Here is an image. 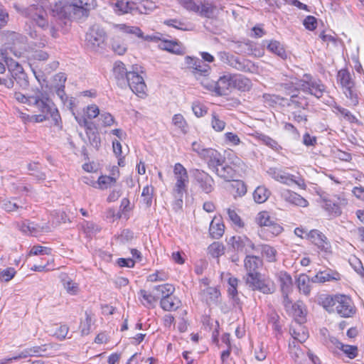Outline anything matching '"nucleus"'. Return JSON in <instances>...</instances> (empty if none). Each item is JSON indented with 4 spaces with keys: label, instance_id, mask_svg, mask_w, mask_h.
<instances>
[{
    "label": "nucleus",
    "instance_id": "f257e3e1",
    "mask_svg": "<svg viewBox=\"0 0 364 364\" xmlns=\"http://www.w3.org/2000/svg\"><path fill=\"white\" fill-rule=\"evenodd\" d=\"M65 81V75L63 73H58L54 76L55 84L53 85V87L63 105L72 111L79 125L85 128L86 137L90 141L91 115L90 114V109L91 107L90 105H87L82 108V110L77 111L75 113L74 112L75 99L67 96L64 90Z\"/></svg>",
    "mask_w": 364,
    "mask_h": 364
},
{
    "label": "nucleus",
    "instance_id": "f03ea898",
    "mask_svg": "<svg viewBox=\"0 0 364 364\" xmlns=\"http://www.w3.org/2000/svg\"><path fill=\"white\" fill-rule=\"evenodd\" d=\"M89 6L82 0H64L56 4L52 11L59 18L80 20L88 16Z\"/></svg>",
    "mask_w": 364,
    "mask_h": 364
},
{
    "label": "nucleus",
    "instance_id": "7ed1b4c3",
    "mask_svg": "<svg viewBox=\"0 0 364 364\" xmlns=\"http://www.w3.org/2000/svg\"><path fill=\"white\" fill-rule=\"evenodd\" d=\"M186 10L194 12L203 18H213L216 16L217 7L210 0H201L198 4L193 0H178Z\"/></svg>",
    "mask_w": 364,
    "mask_h": 364
},
{
    "label": "nucleus",
    "instance_id": "20e7f679",
    "mask_svg": "<svg viewBox=\"0 0 364 364\" xmlns=\"http://www.w3.org/2000/svg\"><path fill=\"white\" fill-rule=\"evenodd\" d=\"M245 283L252 290L259 291L264 294H272L276 291L274 281L260 273L251 274L250 278H245Z\"/></svg>",
    "mask_w": 364,
    "mask_h": 364
},
{
    "label": "nucleus",
    "instance_id": "39448f33",
    "mask_svg": "<svg viewBox=\"0 0 364 364\" xmlns=\"http://www.w3.org/2000/svg\"><path fill=\"white\" fill-rule=\"evenodd\" d=\"M267 173L275 181L287 186H291L294 183L304 188L306 187L304 180L295 176L294 175L290 174L281 168L271 167L267 170Z\"/></svg>",
    "mask_w": 364,
    "mask_h": 364
},
{
    "label": "nucleus",
    "instance_id": "423d86ee",
    "mask_svg": "<svg viewBox=\"0 0 364 364\" xmlns=\"http://www.w3.org/2000/svg\"><path fill=\"white\" fill-rule=\"evenodd\" d=\"M335 312L341 317H352L355 314V307L351 299L343 294L334 296Z\"/></svg>",
    "mask_w": 364,
    "mask_h": 364
},
{
    "label": "nucleus",
    "instance_id": "0eeeda50",
    "mask_svg": "<svg viewBox=\"0 0 364 364\" xmlns=\"http://www.w3.org/2000/svg\"><path fill=\"white\" fill-rule=\"evenodd\" d=\"M191 173L193 181L203 192L210 193L214 190L215 181L208 173L198 168L192 169Z\"/></svg>",
    "mask_w": 364,
    "mask_h": 364
},
{
    "label": "nucleus",
    "instance_id": "6e6552de",
    "mask_svg": "<svg viewBox=\"0 0 364 364\" xmlns=\"http://www.w3.org/2000/svg\"><path fill=\"white\" fill-rule=\"evenodd\" d=\"M233 75L228 74L220 77L216 82H208L205 86L208 90L214 92L217 95H226L232 88Z\"/></svg>",
    "mask_w": 364,
    "mask_h": 364
},
{
    "label": "nucleus",
    "instance_id": "1a4fd4ad",
    "mask_svg": "<svg viewBox=\"0 0 364 364\" xmlns=\"http://www.w3.org/2000/svg\"><path fill=\"white\" fill-rule=\"evenodd\" d=\"M41 100L46 102L45 104L48 105V107H47L48 111L43 112L40 106H34L41 112V114H36L33 117L35 122H42L49 118H52V119L55 122V124H58L59 119H60V116L55 105L48 97L46 96V95L41 97Z\"/></svg>",
    "mask_w": 364,
    "mask_h": 364
},
{
    "label": "nucleus",
    "instance_id": "9d476101",
    "mask_svg": "<svg viewBox=\"0 0 364 364\" xmlns=\"http://www.w3.org/2000/svg\"><path fill=\"white\" fill-rule=\"evenodd\" d=\"M173 173L176 178V183L173 190V193H181V192H186L188 182L186 169L181 164L177 163L174 166Z\"/></svg>",
    "mask_w": 364,
    "mask_h": 364
},
{
    "label": "nucleus",
    "instance_id": "9b49d317",
    "mask_svg": "<svg viewBox=\"0 0 364 364\" xmlns=\"http://www.w3.org/2000/svg\"><path fill=\"white\" fill-rule=\"evenodd\" d=\"M45 95L40 90H37L33 95H25L21 92H15L14 98L19 102L27 104L31 106H40L43 112L48 111V105L41 100Z\"/></svg>",
    "mask_w": 364,
    "mask_h": 364
},
{
    "label": "nucleus",
    "instance_id": "f8f14e48",
    "mask_svg": "<svg viewBox=\"0 0 364 364\" xmlns=\"http://www.w3.org/2000/svg\"><path fill=\"white\" fill-rule=\"evenodd\" d=\"M127 85L130 90L137 95H144L146 84L144 78L137 72L129 71L127 77Z\"/></svg>",
    "mask_w": 364,
    "mask_h": 364
},
{
    "label": "nucleus",
    "instance_id": "ddd939ff",
    "mask_svg": "<svg viewBox=\"0 0 364 364\" xmlns=\"http://www.w3.org/2000/svg\"><path fill=\"white\" fill-rule=\"evenodd\" d=\"M308 237L312 243L325 253L331 252V245L327 237L318 230H311L308 234Z\"/></svg>",
    "mask_w": 364,
    "mask_h": 364
},
{
    "label": "nucleus",
    "instance_id": "4468645a",
    "mask_svg": "<svg viewBox=\"0 0 364 364\" xmlns=\"http://www.w3.org/2000/svg\"><path fill=\"white\" fill-rule=\"evenodd\" d=\"M202 159L206 161L208 166L211 171L218 167L220 164L223 162V160L225 159V156H223L219 151L210 148L207 149V151L203 153Z\"/></svg>",
    "mask_w": 364,
    "mask_h": 364
},
{
    "label": "nucleus",
    "instance_id": "2eb2a0df",
    "mask_svg": "<svg viewBox=\"0 0 364 364\" xmlns=\"http://www.w3.org/2000/svg\"><path fill=\"white\" fill-rule=\"evenodd\" d=\"M113 74L117 85L122 87L125 88L127 85V77L129 72L127 70L125 65L121 61H117L114 64Z\"/></svg>",
    "mask_w": 364,
    "mask_h": 364
},
{
    "label": "nucleus",
    "instance_id": "dca6fc26",
    "mask_svg": "<svg viewBox=\"0 0 364 364\" xmlns=\"http://www.w3.org/2000/svg\"><path fill=\"white\" fill-rule=\"evenodd\" d=\"M212 171L225 181H232L236 175L235 170L228 164L226 159Z\"/></svg>",
    "mask_w": 364,
    "mask_h": 364
},
{
    "label": "nucleus",
    "instance_id": "f3484780",
    "mask_svg": "<svg viewBox=\"0 0 364 364\" xmlns=\"http://www.w3.org/2000/svg\"><path fill=\"white\" fill-rule=\"evenodd\" d=\"M262 265V261L259 257L247 255L244 260V267L247 272L245 278H250L251 274H259L257 269Z\"/></svg>",
    "mask_w": 364,
    "mask_h": 364
},
{
    "label": "nucleus",
    "instance_id": "a211bd4d",
    "mask_svg": "<svg viewBox=\"0 0 364 364\" xmlns=\"http://www.w3.org/2000/svg\"><path fill=\"white\" fill-rule=\"evenodd\" d=\"M281 198L287 203L300 206L306 207L308 201L296 193L289 189H283L281 191Z\"/></svg>",
    "mask_w": 364,
    "mask_h": 364
},
{
    "label": "nucleus",
    "instance_id": "6ab92c4d",
    "mask_svg": "<svg viewBox=\"0 0 364 364\" xmlns=\"http://www.w3.org/2000/svg\"><path fill=\"white\" fill-rule=\"evenodd\" d=\"M220 295V293L216 288L210 287L205 288L200 293L202 301L208 306L217 304Z\"/></svg>",
    "mask_w": 364,
    "mask_h": 364
},
{
    "label": "nucleus",
    "instance_id": "aec40b11",
    "mask_svg": "<svg viewBox=\"0 0 364 364\" xmlns=\"http://www.w3.org/2000/svg\"><path fill=\"white\" fill-rule=\"evenodd\" d=\"M340 274L332 270L320 271L314 277L311 278L313 283H324L333 280L340 279Z\"/></svg>",
    "mask_w": 364,
    "mask_h": 364
},
{
    "label": "nucleus",
    "instance_id": "412c9836",
    "mask_svg": "<svg viewBox=\"0 0 364 364\" xmlns=\"http://www.w3.org/2000/svg\"><path fill=\"white\" fill-rule=\"evenodd\" d=\"M114 28H117L125 33L133 34L140 38H142V39H144L146 41L152 40V37L150 36H144L141 30L139 28V27H137V26H127L124 23H121V24H114Z\"/></svg>",
    "mask_w": 364,
    "mask_h": 364
},
{
    "label": "nucleus",
    "instance_id": "4be33fe9",
    "mask_svg": "<svg viewBox=\"0 0 364 364\" xmlns=\"http://www.w3.org/2000/svg\"><path fill=\"white\" fill-rule=\"evenodd\" d=\"M230 66L239 71L251 72L254 65L250 60L235 55Z\"/></svg>",
    "mask_w": 364,
    "mask_h": 364
},
{
    "label": "nucleus",
    "instance_id": "5701e85b",
    "mask_svg": "<svg viewBox=\"0 0 364 364\" xmlns=\"http://www.w3.org/2000/svg\"><path fill=\"white\" fill-rule=\"evenodd\" d=\"M282 294H289L292 291L293 282L291 277L285 272H280L278 274Z\"/></svg>",
    "mask_w": 364,
    "mask_h": 364
},
{
    "label": "nucleus",
    "instance_id": "b1692460",
    "mask_svg": "<svg viewBox=\"0 0 364 364\" xmlns=\"http://www.w3.org/2000/svg\"><path fill=\"white\" fill-rule=\"evenodd\" d=\"M92 118L98 117L102 127H109L114 122V117L109 113H100L99 107L95 105H92Z\"/></svg>",
    "mask_w": 364,
    "mask_h": 364
},
{
    "label": "nucleus",
    "instance_id": "393cba45",
    "mask_svg": "<svg viewBox=\"0 0 364 364\" xmlns=\"http://www.w3.org/2000/svg\"><path fill=\"white\" fill-rule=\"evenodd\" d=\"M225 231V225L220 219L214 218L210 224L209 233L212 238H220Z\"/></svg>",
    "mask_w": 364,
    "mask_h": 364
},
{
    "label": "nucleus",
    "instance_id": "a878e982",
    "mask_svg": "<svg viewBox=\"0 0 364 364\" xmlns=\"http://www.w3.org/2000/svg\"><path fill=\"white\" fill-rule=\"evenodd\" d=\"M160 304L164 310L171 311L176 310L180 306L181 301L173 294H169L161 299Z\"/></svg>",
    "mask_w": 364,
    "mask_h": 364
},
{
    "label": "nucleus",
    "instance_id": "bb28decb",
    "mask_svg": "<svg viewBox=\"0 0 364 364\" xmlns=\"http://www.w3.org/2000/svg\"><path fill=\"white\" fill-rule=\"evenodd\" d=\"M175 291V288L172 284H164L162 285L155 286L153 288V291L155 295L156 300L159 299H163L168 296L169 294H173Z\"/></svg>",
    "mask_w": 364,
    "mask_h": 364
},
{
    "label": "nucleus",
    "instance_id": "cd10ccee",
    "mask_svg": "<svg viewBox=\"0 0 364 364\" xmlns=\"http://www.w3.org/2000/svg\"><path fill=\"white\" fill-rule=\"evenodd\" d=\"M310 282H311V279L305 274H299L296 280L299 291L306 296L309 295L311 292Z\"/></svg>",
    "mask_w": 364,
    "mask_h": 364
},
{
    "label": "nucleus",
    "instance_id": "c85d7f7f",
    "mask_svg": "<svg viewBox=\"0 0 364 364\" xmlns=\"http://www.w3.org/2000/svg\"><path fill=\"white\" fill-rule=\"evenodd\" d=\"M287 105L288 107H291L294 109L301 110L307 108L309 102L304 97L299 96L298 95H293L291 96Z\"/></svg>",
    "mask_w": 364,
    "mask_h": 364
},
{
    "label": "nucleus",
    "instance_id": "c756f323",
    "mask_svg": "<svg viewBox=\"0 0 364 364\" xmlns=\"http://www.w3.org/2000/svg\"><path fill=\"white\" fill-rule=\"evenodd\" d=\"M290 334L293 338L300 343H304L309 337L307 329L302 326L301 324H298L296 327L290 328Z\"/></svg>",
    "mask_w": 364,
    "mask_h": 364
},
{
    "label": "nucleus",
    "instance_id": "7c9ffc66",
    "mask_svg": "<svg viewBox=\"0 0 364 364\" xmlns=\"http://www.w3.org/2000/svg\"><path fill=\"white\" fill-rule=\"evenodd\" d=\"M324 92H326L325 85L321 82L320 80L314 79L312 77L310 82L309 94H311L315 96L316 98L319 99L323 95Z\"/></svg>",
    "mask_w": 364,
    "mask_h": 364
},
{
    "label": "nucleus",
    "instance_id": "2f4dec72",
    "mask_svg": "<svg viewBox=\"0 0 364 364\" xmlns=\"http://www.w3.org/2000/svg\"><path fill=\"white\" fill-rule=\"evenodd\" d=\"M159 48L167 50L171 53L182 55L183 54V48L176 41H164L159 44Z\"/></svg>",
    "mask_w": 364,
    "mask_h": 364
},
{
    "label": "nucleus",
    "instance_id": "473e14b6",
    "mask_svg": "<svg viewBox=\"0 0 364 364\" xmlns=\"http://www.w3.org/2000/svg\"><path fill=\"white\" fill-rule=\"evenodd\" d=\"M337 80L338 82L341 85L342 89L352 87L355 85L351 75L347 70L343 69L339 70L337 75Z\"/></svg>",
    "mask_w": 364,
    "mask_h": 364
},
{
    "label": "nucleus",
    "instance_id": "72a5a7b5",
    "mask_svg": "<svg viewBox=\"0 0 364 364\" xmlns=\"http://www.w3.org/2000/svg\"><path fill=\"white\" fill-rule=\"evenodd\" d=\"M93 37L92 41V50L95 48V46L98 48H104L105 46V41L107 39V33L105 31L100 27H97L95 28V36Z\"/></svg>",
    "mask_w": 364,
    "mask_h": 364
},
{
    "label": "nucleus",
    "instance_id": "f704fd0d",
    "mask_svg": "<svg viewBox=\"0 0 364 364\" xmlns=\"http://www.w3.org/2000/svg\"><path fill=\"white\" fill-rule=\"evenodd\" d=\"M232 84V88H237V90L242 92L247 91L251 87L250 80L242 75H233Z\"/></svg>",
    "mask_w": 364,
    "mask_h": 364
},
{
    "label": "nucleus",
    "instance_id": "c9c22d12",
    "mask_svg": "<svg viewBox=\"0 0 364 364\" xmlns=\"http://www.w3.org/2000/svg\"><path fill=\"white\" fill-rule=\"evenodd\" d=\"M2 58L6 64L11 75L15 72H19V70L23 69L22 66L18 62L9 56V52L7 49H6L4 52L2 53Z\"/></svg>",
    "mask_w": 364,
    "mask_h": 364
},
{
    "label": "nucleus",
    "instance_id": "e433bc0d",
    "mask_svg": "<svg viewBox=\"0 0 364 364\" xmlns=\"http://www.w3.org/2000/svg\"><path fill=\"white\" fill-rule=\"evenodd\" d=\"M291 309L295 321L298 324H301L305 321L306 311L304 305L297 302L291 305Z\"/></svg>",
    "mask_w": 364,
    "mask_h": 364
},
{
    "label": "nucleus",
    "instance_id": "4c0bfd02",
    "mask_svg": "<svg viewBox=\"0 0 364 364\" xmlns=\"http://www.w3.org/2000/svg\"><path fill=\"white\" fill-rule=\"evenodd\" d=\"M267 49L282 59H286L287 57L283 46L277 41H271L267 45Z\"/></svg>",
    "mask_w": 364,
    "mask_h": 364
},
{
    "label": "nucleus",
    "instance_id": "58836bf2",
    "mask_svg": "<svg viewBox=\"0 0 364 364\" xmlns=\"http://www.w3.org/2000/svg\"><path fill=\"white\" fill-rule=\"evenodd\" d=\"M19 230L26 234L36 235L39 232V226L29 220H25L18 224Z\"/></svg>",
    "mask_w": 364,
    "mask_h": 364
},
{
    "label": "nucleus",
    "instance_id": "ea45409f",
    "mask_svg": "<svg viewBox=\"0 0 364 364\" xmlns=\"http://www.w3.org/2000/svg\"><path fill=\"white\" fill-rule=\"evenodd\" d=\"M269 194V191L265 186H258L253 193V198L256 203H262L268 199Z\"/></svg>",
    "mask_w": 364,
    "mask_h": 364
},
{
    "label": "nucleus",
    "instance_id": "a19ab883",
    "mask_svg": "<svg viewBox=\"0 0 364 364\" xmlns=\"http://www.w3.org/2000/svg\"><path fill=\"white\" fill-rule=\"evenodd\" d=\"M134 4L133 2L124 0L117 1L115 4V11L119 14H124L132 12L134 9Z\"/></svg>",
    "mask_w": 364,
    "mask_h": 364
},
{
    "label": "nucleus",
    "instance_id": "79ce46f5",
    "mask_svg": "<svg viewBox=\"0 0 364 364\" xmlns=\"http://www.w3.org/2000/svg\"><path fill=\"white\" fill-rule=\"evenodd\" d=\"M28 169L31 171L30 175L38 181L46 179V173L42 171L41 166L38 163H30L28 164Z\"/></svg>",
    "mask_w": 364,
    "mask_h": 364
},
{
    "label": "nucleus",
    "instance_id": "37998d69",
    "mask_svg": "<svg viewBox=\"0 0 364 364\" xmlns=\"http://www.w3.org/2000/svg\"><path fill=\"white\" fill-rule=\"evenodd\" d=\"M11 76L21 88H28L29 85V82L28 80L27 75L24 72L23 69H21V70H19V72H15L11 75Z\"/></svg>",
    "mask_w": 364,
    "mask_h": 364
},
{
    "label": "nucleus",
    "instance_id": "c03bdc74",
    "mask_svg": "<svg viewBox=\"0 0 364 364\" xmlns=\"http://www.w3.org/2000/svg\"><path fill=\"white\" fill-rule=\"evenodd\" d=\"M117 181V177L114 176V173H112V176H101L97 180V184L100 189H107L112 187Z\"/></svg>",
    "mask_w": 364,
    "mask_h": 364
},
{
    "label": "nucleus",
    "instance_id": "a18cd8bd",
    "mask_svg": "<svg viewBox=\"0 0 364 364\" xmlns=\"http://www.w3.org/2000/svg\"><path fill=\"white\" fill-rule=\"evenodd\" d=\"M323 208L331 214L338 216L341 214V210L338 204L326 198H322Z\"/></svg>",
    "mask_w": 364,
    "mask_h": 364
},
{
    "label": "nucleus",
    "instance_id": "49530a36",
    "mask_svg": "<svg viewBox=\"0 0 364 364\" xmlns=\"http://www.w3.org/2000/svg\"><path fill=\"white\" fill-rule=\"evenodd\" d=\"M343 90V94L346 95V97L349 100V106H356L359 101H358V95L357 93V91L354 87H346Z\"/></svg>",
    "mask_w": 364,
    "mask_h": 364
},
{
    "label": "nucleus",
    "instance_id": "de8ad7c7",
    "mask_svg": "<svg viewBox=\"0 0 364 364\" xmlns=\"http://www.w3.org/2000/svg\"><path fill=\"white\" fill-rule=\"evenodd\" d=\"M245 237L232 236L228 240V244L237 252H243Z\"/></svg>",
    "mask_w": 364,
    "mask_h": 364
},
{
    "label": "nucleus",
    "instance_id": "09e8293b",
    "mask_svg": "<svg viewBox=\"0 0 364 364\" xmlns=\"http://www.w3.org/2000/svg\"><path fill=\"white\" fill-rule=\"evenodd\" d=\"M154 190V188L152 186H146L143 188L141 198L146 208H149L152 204Z\"/></svg>",
    "mask_w": 364,
    "mask_h": 364
},
{
    "label": "nucleus",
    "instance_id": "8fccbe9b",
    "mask_svg": "<svg viewBox=\"0 0 364 364\" xmlns=\"http://www.w3.org/2000/svg\"><path fill=\"white\" fill-rule=\"evenodd\" d=\"M261 252L262 255L266 257L268 262H272L276 260L277 251L274 247L269 245H262L261 246Z\"/></svg>",
    "mask_w": 364,
    "mask_h": 364
},
{
    "label": "nucleus",
    "instance_id": "3c124183",
    "mask_svg": "<svg viewBox=\"0 0 364 364\" xmlns=\"http://www.w3.org/2000/svg\"><path fill=\"white\" fill-rule=\"evenodd\" d=\"M312 77L309 74H305L303 79L299 80L296 83L298 90H301L304 92L309 93L310 89V82Z\"/></svg>",
    "mask_w": 364,
    "mask_h": 364
},
{
    "label": "nucleus",
    "instance_id": "603ef678",
    "mask_svg": "<svg viewBox=\"0 0 364 364\" xmlns=\"http://www.w3.org/2000/svg\"><path fill=\"white\" fill-rule=\"evenodd\" d=\"M172 122L176 127L180 129L183 133H186L188 126L183 115L181 114H174L172 118Z\"/></svg>",
    "mask_w": 364,
    "mask_h": 364
},
{
    "label": "nucleus",
    "instance_id": "864d4df0",
    "mask_svg": "<svg viewBox=\"0 0 364 364\" xmlns=\"http://www.w3.org/2000/svg\"><path fill=\"white\" fill-rule=\"evenodd\" d=\"M232 187L235 190V193L234 194L235 198L242 197L247 193L246 185L242 181H235L232 184Z\"/></svg>",
    "mask_w": 364,
    "mask_h": 364
},
{
    "label": "nucleus",
    "instance_id": "5fc2aeb1",
    "mask_svg": "<svg viewBox=\"0 0 364 364\" xmlns=\"http://www.w3.org/2000/svg\"><path fill=\"white\" fill-rule=\"evenodd\" d=\"M256 221L259 226H271L273 225L269 213L266 211L259 213Z\"/></svg>",
    "mask_w": 364,
    "mask_h": 364
},
{
    "label": "nucleus",
    "instance_id": "6e6d98bb",
    "mask_svg": "<svg viewBox=\"0 0 364 364\" xmlns=\"http://www.w3.org/2000/svg\"><path fill=\"white\" fill-rule=\"evenodd\" d=\"M16 272L14 268L13 267H8L6 269H4L3 270L0 271V282H7L11 280Z\"/></svg>",
    "mask_w": 364,
    "mask_h": 364
},
{
    "label": "nucleus",
    "instance_id": "4d7b16f0",
    "mask_svg": "<svg viewBox=\"0 0 364 364\" xmlns=\"http://www.w3.org/2000/svg\"><path fill=\"white\" fill-rule=\"evenodd\" d=\"M208 251L213 257H218L224 254V247L219 242H213L208 247Z\"/></svg>",
    "mask_w": 364,
    "mask_h": 364
},
{
    "label": "nucleus",
    "instance_id": "13d9d810",
    "mask_svg": "<svg viewBox=\"0 0 364 364\" xmlns=\"http://www.w3.org/2000/svg\"><path fill=\"white\" fill-rule=\"evenodd\" d=\"M211 125L216 132H221L225 129V122L221 120L215 113H213L212 114Z\"/></svg>",
    "mask_w": 364,
    "mask_h": 364
},
{
    "label": "nucleus",
    "instance_id": "bf43d9fd",
    "mask_svg": "<svg viewBox=\"0 0 364 364\" xmlns=\"http://www.w3.org/2000/svg\"><path fill=\"white\" fill-rule=\"evenodd\" d=\"M341 350L350 359H353L358 355V348L355 346L343 344L341 346Z\"/></svg>",
    "mask_w": 364,
    "mask_h": 364
},
{
    "label": "nucleus",
    "instance_id": "052dcab7",
    "mask_svg": "<svg viewBox=\"0 0 364 364\" xmlns=\"http://www.w3.org/2000/svg\"><path fill=\"white\" fill-rule=\"evenodd\" d=\"M227 214L228 215L229 220L232 221L234 225L239 228H242L244 226V224L242 222L240 217L238 215V214L235 212V210L228 208Z\"/></svg>",
    "mask_w": 364,
    "mask_h": 364
},
{
    "label": "nucleus",
    "instance_id": "680f3d73",
    "mask_svg": "<svg viewBox=\"0 0 364 364\" xmlns=\"http://www.w3.org/2000/svg\"><path fill=\"white\" fill-rule=\"evenodd\" d=\"M112 49L117 55H122L126 53L127 48L124 43L113 40L112 42Z\"/></svg>",
    "mask_w": 364,
    "mask_h": 364
},
{
    "label": "nucleus",
    "instance_id": "e2e57ef3",
    "mask_svg": "<svg viewBox=\"0 0 364 364\" xmlns=\"http://www.w3.org/2000/svg\"><path fill=\"white\" fill-rule=\"evenodd\" d=\"M2 208L7 212H13L23 208V206L16 201L4 200Z\"/></svg>",
    "mask_w": 364,
    "mask_h": 364
},
{
    "label": "nucleus",
    "instance_id": "0e129e2a",
    "mask_svg": "<svg viewBox=\"0 0 364 364\" xmlns=\"http://www.w3.org/2000/svg\"><path fill=\"white\" fill-rule=\"evenodd\" d=\"M335 109L350 122L357 123L358 122V119L347 109H345L338 105L335 106Z\"/></svg>",
    "mask_w": 364,
    "mask_h": 364
},
{
    "label": "nucleus",
    "instance_id": "69168bd1",
    "mask_svg": "<svg viewBox=\"0 0 364 364\" xmlns=\"http://www.w3.org/2000/svg\"><path fill=\"white\" fill-rule=\"evenodd\" d=\"M63 286L66 289L67 291L71 294H75L77 291L78 287L75 282H73L70 278L66 277L63 279Z\"/></svg>",
    "mask_w": 364,
    "mask_h": 364
},
{
    "label": "nucleus",
    "instance_id": "338daca9",
    "mask_svg": "<svg viewBox=\"0 0 364 364\" xmlns=\"http://www.w3.org/2000/svg\"><path fill=\"white\" fill-rule=\"evenodd\" d=\"M48 344H43L41 346H36L29 348L31 357H41L44 355V353L47 350Z\"/></svg>",
    "mask_w": 364,
    "mask_h": 364
},
{
    "label": "nucleus",
    "instance_id": "774afa93",
    "mask_svg": "<svg viewBox=\"0 0 364 364\" xmlns=\"http://www.w3.org/2000/svg\"><path fill=\"white\" fill-rule=\"evenodd\" d=\"M260 140L267 146H269L272 149L275 151H278L282 149V147L278 144V143L273 139L270 138L266 135H261Z\"/></svg>",
    "mask_w": 364,
    "mask_h": 364
}]
</instances>
